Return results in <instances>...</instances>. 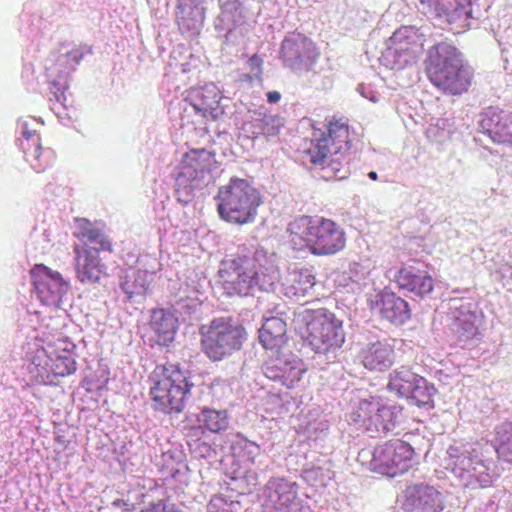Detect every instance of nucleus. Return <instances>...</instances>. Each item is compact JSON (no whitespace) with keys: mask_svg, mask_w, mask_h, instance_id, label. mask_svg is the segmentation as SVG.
Wrapping results in <instances>:
<instances>
[{"mask_svg":"<svg viewBox=\"0 0 512 512\" xmlns=\"http://www.w3.org/2000/svg\"><path fill=\"white\" fill-rule=\"evenodd\" d=\"M217 277L225 295L244 298L271 289L279 278V270L269 260L260 263L246 255H233L221 261Z\"/></svg>","mask_w":512,"mask_h":512,"instance_id":"nucleus-1","label":"nucleus"},{"mask_svg":"<svg viewBox=\"0 0 512 512\" xmlns=\"http://www.w3.org/2000/svg\"><path fill=\"white\" fill-rule=\"evenodd\" d=\"M287 234L293 251L316 257L335 255L346 246L344 229L323 216H298L288 224Z\"/></svg>","mask_w":512,"mask_h":512,"instance_id":"nucleus-2","label":"nucleus"},{"mask_svg":"<svg viewBox=\"0 0 512 512\" xmlns=\"http://www.w3.org/2000/svg\"><path fill=\"white\" fill-rule=\"evenodd\" d=\"M425 72L430 82L449 95H460L471 85L473 72L464 63L456 46L441 41L432 46L425 60Z\"/></svg>","mask_w":512,"mask_h":512,"instance_id":"nucleus-3","label":"nucleus"},{"mask_svg":"<svg viewBox=\"0 0 512 512\" xmlns=\"http://www.w3.org/2000/svg\"><path fill=\"white\" fill-rule=\"evenodd\" d=\"M152 407L166 414L182 412L193 383L179 364L157 365L149 376Z\"/></svg>","mask_w":512,"mask_h":512,"instance_id":"nucleus-4","label":"nucleus"},{"mask_svg":"<svg viewBox=\"0 0 512 512\" xmlns=\"http://www.w3.org/2000/svg\"><path fill=\"white\" fill-rule=\"evenodd\" d=\"M216 199L220 218L236 225L253 223L263 202L261 193L248 180L238 177L221 186Z\"/></svg>","mask_w":512,"mask_h":512,"instance_id":"nucleus-5","label":"nucleus"},{"mask_svg":"<svg viewBox=\"0 0 512 512\" xmlns=\"http://www.w3.org/2000/svg\"><path fill=\"white\" fill-rule=\"evenodd\" d=\"M305 325L302 332L305 341L316 353L334 352L345 341L343 323L325 309H306L299 315Z\"/></svg>","mask_w":512,"mask_h":512,"instance_id":"nucleus-6","label":"nucleus"},{"mask_svg":"<svg viewBox=\"0 0 512 512\" xmlns=\"http://www.w3.org/2000/svg\"><path fill=\"white\" fill-rule=\"evenodd\" d=\"M403 407L389 403L379 396L369 395L353 407L350 419L372 437L386 435L401 422Z\"/></svg>","mask_w":512,"mask_h":512,"instance_id":"nucleus-7","label":"nucleus"},{"mask_svg":"<svg viewBox=\"0 0 512 512\" xmlns=\"http://www.w3.org/2000/svg\"><path fill=\"white\" fill-rule=\"evenodd\" d=\"M202 352L211 361H221L242 346L245 330L231 317H218L199 329Z\"/></svg>","mask_w":512,"mask_h":512,"instance_id":"nucleus-8","label":"nucleus"},{"mask_svg":"<svg viewBox=\"0 0 512 512\" xmlns=\"http://www.w3.org/2000/svg\"><path fill=\"white\" fill-rule=\"evenodd\" d=\"M216 154L202 149H190L182 158L179 172L175 178V192L178 200L187 202L193 196L196 181L206 173L217 169Z\"/></svg>","mask_w":512,"mask_h":512,"instance_id":"nucleus-9","label":"nucleus"},{"mask_svg":"<svg viewBox=\"0 0 512 512\" xmlns=\"http://www.w3.org/2000/svg\"><path fill=\"white\" fill-rule=\"evenodd\" d=\"M414 454L409 443L400 439L389 440L374 448L369 468L381 475L396 477L413 466Z\"/></svg>","mask_w":512,"mask_h":512,"instance_id":"nucleus-10","label":"nucleus"},{"mask_svg":"<svg viewBox=\"0 0 512 512\" xmlns=\"http://www.w3.org/2000/svg\"><path fill=\"white\" fill-rule=\"evenodd\" d=\"M423 50V36L414 26H402L389 38L383 53L384 65L401 70L416 62Z\"/></svg>","mask_w":512,"mask_h":512,"instance_id":"nucleus-11","label":"nucleus"},{"mask_svg":"<svg viewBox=\"0 0 512 512\" xmlns=\"http://www.w3.org/2000/svg\"><path fill=\"white\" fill-rule=\"evenodd\" d=\"M387 388L400 397L413 400L419 407L431 404L435 393L433 385L406 365L389 374Z\"/></svg>","mask_w":512,"mask_h":512,"instance_id":"nucleus-12","label":"nucleus"},{"mask_svg":"<svg viewBox=\"0 0 512 512\" xmlns=\"http://www.w3.org/2000/svg\"><path fill=\"white\" fill-rule=\"evenodd\" d=\"M70 343L65 338H57L46 347L37 349L32 358L40 373L65 377L75 373L76 361L69 349Z\"/></svg>","mask_w":512,"mask_h":512,"instance_id":"nucleus-13","label":"nucleus"},{"mask_svg":"<svg viewBox=\"0 0 512 512\" xmlns=\"http://www.w3.org/2000/svg\"><path fill=\"white\" fill-rule=\"evenodd\" d=\"M351 147L349 125L347 120L333 116L327 121L326 132L319 138H313L310 146L304 151L310 163H321L324 160V152L333 150H349Z\"/></svg>","mask_w":512,"mask_h":512,"instance_id":"nucleus-14","label":"nucleus"},{"mask_svg":"<svg viewBox=\"0 0 512 512\" xmlns=\"http://www.w3.org/2000/svg\"><path fill=\"white\" fill-rule=\"evenodd\" d=\"M280 54L285 66L292 70L306 71L314 66L320 56L316 44L302 34L285 38Z\"/></svg>","mask_w":512,"mask_h":512,"instance_id":"nucleus-15","label":"nucleus"},{"mask_svg":"<svg viewBox=\"0 0 512 512\" xmlns=\"http://www.w3.org/2000/svg\"><path fill=\"white\" fill-rule=\"evenodd\" d=\"M264 506L271 512H302L298 484L283 477L272 478L265 487Z\"/></svg>","mask_w":512,"mask_h":512,"instance_id":"nucleus-16","label":"nucleus"},{"mask_svg":"<svg viewBox=\"0 0 512 512\" xmlns=\"http://www.w3.org/2000/svg\"><path fill=\"white\" fill-rule=\"evenodd\" d=\"M30 275L41 302L46 305H59L69 289V284L62 275L44 264L34 265Z\"/></svg>","mask_w":512,"mask_h":512,"instance_id":"nucleus-17","label":"nucleus"},{"mask_svg":"<svg viewBox=\"0 0 512 512\" xmlns=\"http://www.w3.org/2000/svg\"><path fill=\"white\" fill-rule=\"evenodd\" d=\"M422 6L457 32L470 26L472 14L470 0H420Z\"/></svg>","mask_w":512,"mask_h":512,"instance_id":"nucleus-18","label":"nucleus"},{"mask_svg":"<svg viewBox=\"0 0 512 512\" xmlns=\"http://www.w3.org/2000/svg\"><path fill=\"white\" fill-rule=\"evenodd\" d=\"M370 308L382 320L400 326L411 318L409 303L395 292L382 290L370 300Z\"/></svg>","mask_w":512,"mask_h":512,"instance_id":"nucleus-19","label":"nucleus"},{"mask_svg":"<svg viewBox=\"0 0 512 512\" xmlns=\"http://www.w3.org/2000/svg\"><path fill=\"white\" fill-rule=\"evenodd\" d=\"M393 282L403 293L420 299L429 297L435 284L434 278L427 271H421L412 265L401 266L394 274Z\"/></svg>","mask_w":512,"mask_h":512,"instance_id":"nucleus-20","label":"nucleus"},{"mask_svg":"<svg viewBox=\"0 0 512 512\" xmlns=\"http://www.w3.org/2000/svg\"><path fill=\"white\" fill-rule=\"evenodd\" d=\"M403 505L409 512H441L444 509L441 492L423 483L406 487Z\"/></svg>","mask_w":512,"mask_h":512,"instance_id":"nucleus-21","label":"nucleus"},{"mask_svg":"<svg viewBox=\"0 0 512 512\" xmlns=\"http://www.w3.org/2000/svg\"><path fill=\"white\" fill-rule=\"evenodd\" d=\"M74 254L77 279L83 284L98 283L106 271L99 252L93 251V248L88 245H75Z\"/></svg>","mask_w":512,"mask_h":512,"instance_id":"nucleus-22","label":"nucleus"},{"mask_svg":"<svg viewBox=\"0 0 512 512\" xmlns=\"http://www.w3.org/2000/svg\"><path fill=\"white\" fill-rule=\"evenodd\" d=\"M284 126V118L268 113L265 109L251 110L242 124V131L246 137L256 139L261 136L269 138L277 136Z\"/></svg>","mask_w":512,"mask_h":512,"instance_id":"nucleus-23","label":"nucleus"},{"mask_svg":"<svg viewBox=\"0 0 512 512\" xmlns=\"http://www.w3.org/2000/svg\"><path fill=\"white\" fill-rule=\"evenodd\" d=\"M359 357L367 370L385 372L394 365L396 350L394 344L388 340H378L364 346L359 353Z\"/></svg>","mask_w":512,"mask_h":512,"instance_id":"nucleus-24","label":"nucleus"},{"mask_svg":"<svg viewBox=\"0 0 512 512\" xmlns=\"http://www.w3.org/2000/svg\"><path fill=\"white\" fill-rule=\"evenodd\" d=\"M206 0H178L176 24L182 34H199L206 18Z\"/></svg>","mask_w":512,"mask_h":512,"instance_id":"nucleus-25","label":"nucleus"},{"mask_svg":"<svg viewBox=\"0 0 512 512\" xmlns=\"http://www.w3.org/2000/svg\"><path fill=\"white\" fill-rule=\"evenodd\" d=\"M20 146L25 154L26 161L36 172H44L53 165L56 153L51 148H43L41 139L36 131L23 132Z\"/></svg>","mask_w":512,"mask_h":512,"instance_id":"nucleus-26","label":"nucleus"},{"mask_svg":"<svg viewBox=\"0 0 512 512\" xmlns=\"http://www.w3.org/2000/svg\"><path fill=\"white\" fill-rule=\"evenodd\" d=\"M190 99L194 110L204 118L217 120L224 114L220 104L221 92L213 84L194 89Z\"/></svg>","mask_w":512,"mask_h":512,"instance_id":"nucleus-27","label":"nucleus"},{"mask_svg":"<svg viewBox=\"0 0 512 512\" xmlns=\"http://www.w3.org/2000/svg\"><path fill=\"white\" fill-rule=\"evenodd\" d=\"M481 126L494 143L512 147V113L490 111Z\"/></svg>","mask_w":512,"mask_h":512,"instance_id":"nucleus-28","label":"nucleus"},{"mask_svg":"<svg viewBox=\"0 0 512 512\" xmlns=\"http://www.w3.org/2000/svg\"><path fill=\"white\" fill-rule=\"evenodd\" d=\"M154 281V272L134 266L125 269L120 277V287L128 299L145 296Z\"/></svg>","mask_w":512,"mask_h":512,"instance_id":"nucleus-29","label":"nucleus"},{"mask_svg":"<svg viewBox=\"0 0 512 512\" xmlns=\"http://www.w3.org/2000/svg\"><path fill=\"white\" fill-rule=\"evenodd\" d=\"M316 283L313 270L308 267H293L288 269L282 281V291L286 297H302L314 287Z\"/></svg>","mask_w":512,"mask_h":512,"instance_id":"nucleus-30","label":"nucleus"},{"mask_svg":"<svg viewBox=\"0 0 512 512\" xmlns=\"http://www.w3.org/2000/svg\"><path fill=\"white\" fill-rule=\"evenodd\" d=\"M75 222L77 231L74 233V236L79 240L85 241L84 245H87V243L98 245V247H92L93 251L97 252L112 253L114 251L111 239L96 223L86 218H76Z\"/></svg>","mask_w":512,"mask_h":512,"instance_id":"nucleus-31","label":"nucleus"},{"mask_svg":"<svg viewBox=\"0 0 512 512\" xmlns=\"http://www.w3.org/2000/svg\"><path fill=\"white\" fill-rule=\"evenodd\" d=\"M259 341L265 349H280L287 342V324L279 317L266 318L259 330Z\"/></svg>","mask_w":512,"mask_h":512,"instance_id":"nucleus-32","label":"nucleus"},{"mask_svg":"<svg viewBox=\"0 0 512 512\" xmlns=\"http://www.w3.org/2000/svg\"><path fill=\"white\" fill-rule=\"evenodd\" d=\"M450 329L460 344H465L478 334L477 316L475 312L460 308L453 312Z\"/></svg>","mask_w":512,"mask_h":512,"instance_id":"nucleus-33","label":"nucleus"},{"mask_svg":"<svg viewBox=\"0 0 512 512\" xmlns=\"http://www.w3.org/2000/svg\"><path fill=\"white\" fill-rule=\"evenodd\" d=\"M150 326L156 336V342L167 346L174 340L177 319L164 309H156L152 312Z\"/></svg>","mask_w":512,"mask_h":512,"instance_id":"nucleus-34","label":"nucleus"},{"mask_svg":"<svg viewBox=\"0 0 512 512\" xmlns=\"http://www.w3.org/2000/svg\"><path fill=\"white\" fill-rule=\"evenodd\" d=\"M349 150H340L334 152L328 150L324 152V161L321 163H311L314 166L320 167L324 171V177L327 179H344L349 174Z\"/></svg>","mask_w":512,"mask_h":512,"instance_id":"nucleus-35","label":"nucleus"},{"mask_svg":"<svg viewBox=\"0 0 512 512\" xmlns=\"http://www.w3.org/2000/svg\"><path fill=\"white\" fill-rule=\"evenodd\" d=\"M197 421L206 431L220 433L228 428V414L225 410L204 408L197 415Z\"/></svg>","mask_w":512,"mask_h":512,"instance_id":"nucleus-36","label":"nucleus"},{"mask_svg":"<svg viewBox=\"0 0 512 512\" xmlns=\"http://www.w3.org/2000/svg\"><path fill=\"white\" fill-rule=\"evenodd\" d=\"M265 374L268 378L272 380H279L286 387L292 388L301 380L304 370L301 367L285 363L280 374L275 373L270 367H266Z\"/></svg>","mask_w":512,"mask_h":512,"instance_id":"nucleus-37","label":"nucleus"},{"mask_svg":"<svg viewBox=\"0 0 512 512\" xmlns=\"http://www.w3.org/2000/svg\"><path fill=\"white\" fill-rule=\"evenodd\" d=\"M241 456L251 463L255 462L256 457L260 453V446L255 442L244 440L240 444Z\"/></svg>","mask_w":512,"mask_h":512,"instance_id":"nucleus-38","label":"nucleus"},{"mask_svg":"<svg viewBox=\"0 0 512 512\" xmlns=\"http://www.w3.org/2000/svg\"><path fill=\"white\" fill-rule=\"evenodd\" d=\"M495 437L500 444L505 445L511 441L512 438V422L505 421L495 428Z\"/></svg>","mask_w":512,"mask_h":512,"instance_id":"nucleus-39","label":"nucleus"},{"mask_svg":"<svg viewBox=\"0 0 512 512\" xmlns=\"http://www.w3.org/2000/svg\"><path fill=\"white\" fill-rule=\"evenodd\" d=\"M65 56L68 58V60H71L74 64H78L84 58L85 52H84L83 48L76 47V48L72 49L71 51H69Z\"/></svg>","mask_w":512,"mask_h":512,"instance_id":"nucleus-40","label":"nucleus"},{"mask_svg":"<svg viewBox=\"0 0 512 512\" xmlns=\"http://www.w3.org/2000/svg\"><path fill=\"white\" fill-rule=\"evenodd\" d=\"M140 512H172L170 511L166 505L162 502L153 504L146 509L141 510Z\"/></svg>","mask_w":512,"mask_h":512,"instance_id":"nucleus-41","label":"nucleus"},{"mask_svg":"<svg viewBox=\"0 0 512 512\" xmlns=\"http://www.w3.org/2000/svg\"><path fill=\"white\" fill-rule=\"evenodd\" d=\"M186 435L188 437H199L200 434H203L205 429L201 427V424L198 427L191 426L186 428Z\"/></svg>","mask_w":512,"mask_h":512,"instance_id":"nucleus-42","label":"nucleus"},{"mask_svg":"<svg viewBox=\"0 0 512 512\" xmlns=\"http://www.w3.org/2000/svg\"><path fill=\"white\" fill-rule=\"evenodd\" d=\"M262 64H263V60L257 54H254L249 59V65L251 66L252 69H257V70L261 71Z\"/></svg>","mask_w":512,"mask_h":512,"instance_id":"nucleus-43","label":"nucleus"},{"mask_svg":"<svg viewBox=\"0 0 512 512\" xmlns=\"http://www.w3.org/2000/svg\"><path fill=\"white\" fill-rule=\"evenodd\" d=\"M267 101L269 103H277L281 99V94L278 91H270L267 93Z\"/></svg>","mask_w":512,"mask_h":512,"instance_id":"nucleus-44","label":"nucleus"},{"mask_svg":"<svg viewBox=\"0 0 512 512\" xmlns=\"http://www.w3.org/2000/svg\"><path fill=\"white\" fill-rule=\"evenodd\" d=\"M368 177L373 180V181H376L378 179V175L375 171H371L368 173Z\"/></svg>","mask_w":512,"mask_h":512,"instance_id":"nucleus-45","label":"nucleus"}]
</instances>
